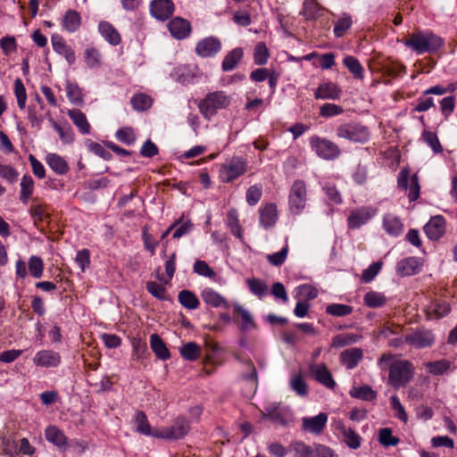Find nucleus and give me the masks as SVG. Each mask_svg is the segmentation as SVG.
<instances>
[{
    "instance_id": "obj_48",
    "label": "nucleus",
    "mask_w": 457,
    "mask_h": 457,
    "mask_svg": "<svg viewBox=\"0 0 457 457\" xmlns=\"http://www.w3.org/2000/svg\"><path fill=\"white\" fill-rule=\"evenodd\" d=\"M137 431L145 436H154V430L152 431L151 426L147 420L145 413L142 411H137L136 414Z\"/></svg>"
},
{
    "instance_id": "obj_31",
    "label": "nucleus",
    "mask_w": 457,
    "mask_h": 457,
    "mask_svg": "<svg viewBox=\"0 0 457 457\" xmlns=\"http://www.w3.org/2000/svg\"><path fill=\"white\" fill-rule=\"evenodd\" d=\"M383 228L388 235L397 237L402 234L403 225L398 217L387 213L383 218Z\"/></svg>"
},
{
    "instance_id": "obj_61",
    "label": "nucleus",
    "mask_w": 457,
    "mask_h": 457,
    "mask_svg": "<svg viewBox=\"0 0 457 457\" xmlns=\"http://www.w3.org/2000/svg\"><path fill=\"white\" fill-rule=\"evenodd\" d=\"M391 408L395 411V416L400 420L406 423L408 421V415L405 411L404 407L400 403L399 398L396 395L390 397Z\"/></svg>"
},
{
    "instance_id": "obj_49",
    "label": "nucleus",
    "mask_w": 457,
    "mask_h": 457,
    "mask_svg": "<svg viewBox=\"0 0 457 457\" xmlns=\"http://www.w3.org/2000/svg\"><path fill=\"white\" fill-rule=\"evenodd\" d=\"M290 386L291 389L299 396L303 397L308 394V386L301 373L292 377L290 380Z\"/></svg>"
},
{
    "instance_id": "obj_64",
    "label": "nucleus",
    "mask_w": 457,
    "mask_h": 457,
    "mask_svg": "<svg viewBox=\"0 0 457 457\" xmlns=\"http://www.w3.org/2000/svg\"><path fill=\"white\" fill-rule=\"evenodd\" d=\"M424 141L432 148L434 153L439 154L443 151V147L436 133L424 131L422 134Z\"/></svg>"
},
{
    "instance_id": "obj_47",
    "label": "nucleus",
    "mask_w": 457,
    "mask_h": 457,
    "mask_svg": "<svg viewBox=\"0 0 457 457\" xmlns=\"http://www.w3.org/2000/svg\"><path fill=\"white\" fill-rule=\"evenodd\" d=\"M146 290L150 295L161 301H168L170 297L167 294L166 288L162 284L155 281H148L145 285Z\"/></svg>"
},
{
    "instance_id": "obj_5",
    "label": "nucleus",
    "mask_w": 457,
    "mask_h": 457,
    "mask_svg": "<svg viewBox=\"0 0 457 457\" xmlns=\"http://www.w3.org/2000/svg\"><path fill=\"white\" fill-rule=\"evenodd\" d=\"M310 145L316 154L324 160H335L341 154L336 143L319 136H312L310 138Z\"/></svg>"
},
{
    "instance_id": "obj_11",
    "label": "nucleus",
    "mask_w": 457,
    "mask_h": 457,
    "mask_svg": "<svg viewBox=\"0 0 457 457\" xmlns=\"http://www.w3.org/2000/svg\"><path fill=\"white\" fill-rule=\"evenodd\" d=\"M397 184L399 188L403 190L409 189L408 198L411 202L419 198L420 187L416 174L410 178L409 171L407 170H402L398 174Z\"/></svg>"
},
{
    "instance_id": "obj_28",
    "label": "nucleus",
    "mask_w": 457,
    "mask_h": 457,
    "mask_svg": "<svg viewBox=\"0 0 457 457\" xmlns=\"http://www.w3.org/2000/svg\"><path fill=\"white\" fill-rule=\"evenodd\" d=\"M67 114L81 134L87 135L90 133L91 126L84 112L79 109H71L67 112Z\"/></svg>"
},
{
    "instance_id": "obj_55",
    "label": "nucleus",
    "mask_w": 457,
    "mask_h": 457,
    "mask_svg": "<svg viewBox=\"0 0 457 457\" xmlns=\"http://www.w3.org/2000/svg\"><path fill=\"white\" fill-rule=\"evenodd\" d=\"M361 337L357 334H342L333 338L332 345L334 347H343L351 344L357 343Z\"/></svg>"
},
{
    "instance_id": "obj_35",
    "label": "nucleus",
    "mask_w": 457,
    "mask_h": 457,
    "mask_svg": "<svg viewBox=\"0 0 457 457\" xmlns=\"http://www.w3.org/2000/svg\"><path fill=\"white\" fill-rule=\"evenodd\" d=\"M150 345L153 352L159 359L165 361L170 357V352L164 342L157 334L151 335Z\"/></svg>"
},
{
    "instance_id": "obj_24",
    "label": "nucleus",
    "mask_w": 457,
    "mask_h": 457,
    "mask_svg": "<svg viewBox=\"0 0 457 457\" xmlns=\"http://www.w3.org/2000/svg\"><path fill=\"white\" fill-rule=\"evenodd\" d=\"M363 357V352L361 348L353 347L343 351L340 353V361L347 369L355 368Z\"/></svg>"
},
{
    "instance_id": "obj_21",
    "label": "nucleus",
    "mask_w": 457,
    "mask_h": 457,
    "mask_svg": "<svg viewBox=\"0 0 457 457\" xmlns=\"http://www.w3.org/2000/svg\"><path fill=\"white\" fill-rule=\"evenodd\" d=\"M168 28L170 34L178 39L187 37L191 31V25L189 21L180 17L172 19L169 22Z\"/></svg>"
},
{
    "instance_id": "obj_14",
    "label": "nucleus",
    "mask_w": 457,
    "mask_h": 457,
    "mask_svg": "<svg viewBox=\"0 0 457 457\" xmlns=\"http://www.w3.org/2000/svg\"><path fill=\"white\" fill-rule=\"evenodd\" d=\"M221 49V42L214 37H205L200 40L195 46L196 54L201 57H212Z\"/></svg>"
},
{
    "instance_id": "obj_38",
    "label": "nucleus",
    "mask_w": 457,
    "mask_h": 457,
    "mask_svg": "<svg viewBox=\"0 0 457 457\" xmlns=\"http://www.w3.org/2000/svg\"><path fill=\"white\" fill-rule=\"evenodd\" d=\"M363 301L365 305L370 308H379L386 304V296L380 292L369 291L364 295Z\"/></svg>"
},
{
    "instance_id": "obj_50",
    "label": "nucleus",
    "mask_w": 457,
    "mask_h": 457,
    "mask_svg": "<svg viewBox=\"0 0 457 457\" xmlns=\"http://www.w3.org/2000/svg\"><path fill=\"white\" fill-rule=\"evenodd\" d=\"M246 283L251 293L259 298H262L268 294V287L264 281L253 278L247 279Z\"/></svg>"
},
{
    "instance_id": "obj_22",
    "label": "nucleus",
    "mask_w": 457,
    "mask_h": 457,
    "mask_svg": "<svg viewBox=\"0 0 457 457\" xmlns=\"http://www.w3.org/2000/svg\"><path fill=\"white\" fill-rule=\"evenodd\" d=\"M311 371L314 375L315 379L329 389L336 386L331 372L325 364L312 365Z\"/></svg>"
},
{
    "instance_id": "obj_19",
    "label": "nucleus",
    "mask_w": 457,
    "mask_h": 457,
    "mask_svg": "<svg viewBox=\"0 0 457 457\" xmlns=\"http://www.w3.org/2000/svg\"><path fill=\"white\" fill-rule=\"evenodd\" d=\"M341 95V88L331 81L320 84L314 92L315 99L337 100Z\"/></svg>"
},
{
    "instance_id": "obj_6",
    "label": "nucleus",
    "mask_w": 457,
    "mask_h": 457,
    "mask_svg": "<svg viewBox=\"0 0 457 457\" xmlns=\"http://www.w3.org/2000/svg\"><path fill=\"white\" fill-rule=\"evenodd\" d=\"M28 270L33 278H40L44 272L43 259L37 255L30 256L28 262V270L27 263L23 260L19 259L15 263L16 277L21 279L26 278L28 276Z\"/></svg>"
},
{
    "instance_id": "obj_30",
    "label": "nucleus",
    "mask_w": 457,
    "mask_h": 457,
    "mask_svg": "<svg viewBox=\"0 0 457 457\" xmlns=\"http://www.w3.org/2000/svg\"><path fill=\"white\" fill-rule=\"evenodd\" d=\"M45 435L46 440L56 445L58 448L62 450H65L67 448V437L57 427L50 426L46 428Z\"/></svg>"
},
{
    "instance_id": "obj_39",
    "label": "nucleus",
    "mask_w": 457,
    "mask_h": 457,
    "mask_svg": "<svg viewBox=\"0 0 457 457\" xmlns=\"http://www.w3.org/2000/svg\"><path fill=\"white\" fill-rule=\"evenodd\" d=\"M345 66L353 74L354 79H363L364 69L357 58L352 55H348L344 58L343 61Z\"/></svg>"
},
{
    "instance_id": "obj_20",
    "label": "nucleus",
    "mask_w": 457,
    "mask_h": 457,
    "mask_svg": "<svg viewBox=\"0 0 457 457\" xmlns=\"http://www.w3.org/2000/svg\"><path fill=\"white\" fill-rule=\"evenodd\" d=\"M328 421V415L324 412H320L315 417H304L302 420L303 429L313 433L320 434L322 432Z\"/></svg>"
},
{
    "instance_id": "obj_17",
    "label": "nucleus",
    "mask_w": 457,
    "mask_h": 457,
    "mask_svg": "<svg viewBox=\"0 0 457 457\" xmlns=\"http://www.w3.org/2000/svg\"><path fill=\"white\" fill-rule=\"evenodd\" d=\"M451 312L450 304L443 300H433L425 308L428 320H439Z\"/></svg>"
},
{
    "instance_id": "obj_15",
    "label": "nucleus",
    "mask_w": 457,
    "mask_h": 457,
    "mask_svg": "<svg viewBox=\"0 0 457 457\" xmlns=\"http://www.w3.org/2000/svg\"><path fill=\"white\" fill-rule=\"evenodd\" d=\"M152 15L160 21L168 20L174 12V4L171 0H154L150 4Z\"/></svg>"
},
{
    "instance_id": "obj_62",
    "label": "nucleus",
    "mask_w": 457,
    "mask_h": 457,
    "mask_svg": "<svg viewBox=\"0 0 457 457\" xmlns=\"http://www.w3.org/2000/svg\"><path fill=\"white\" fill-rule=\"evenodd\" d=\"M116 138L126 145H131L136 140L134 130L129 127H124L117 130Z\"/></svg>"
},
{
    "instance_id": "obj_13",
    "label": "nucleus",
    "mask_w": 457,
    "mask_h": 457,
    "mask_svg": "<svg viewBox=\"0 0 457 457\" xmlns=\"http://www.w3.org/2000/svg\"><path fill=\"white\" fill-rule=\"evenodd\" d=\"M445 219L442 215H436L424 226V231L429 239L436 241L445 233Z\"/></svg>"
},
{
    "instance_id": "obj_4",
    "label": "nucleus",
    "mask_w": 457,
    "mask_h": 457,
    "mask_svg": "<svg viewBox=\"0 0 457 457\" xmlns=\"http://www.w3.org/2000/svg\"><path fill=\"white\" fill-rule=\"evenodd\" d=\"M248 163L240 156H233L220 166L219 178L223 183H230L244 175Z\"/></svg>"
},
{
    "instance_id": "obj_59",
    "label": "nucleus",
    "mask_w": 457,
    "mask_h": 457,
    "mask_svg": "<svg viewBox=\"0 0 457 457\" xmlns=\"http://www.w3.org/2000/svg\"><path fill=\"white\" fill-rule=\"evenodd\" d=\"M102 55L95 47L87 48L85 51V60L88 67L98 68L101 65Z\"/></svg>"
},
{
    "instance_id": "obj_18",
    "label": "nucleus",
    "mask_w": 457,
    "mask_h": 457,
    "mask_svg": "<svg viewBox=\"0 0 457 457\" xmlns=\"http://www.w3.org/2000/svg\"><path fill=\"white\" fill-rule=\"evenodd\" d=\"M278 220V211L274 204H268L259 210L260 225L270 229L273 228Z\"/></svg>"
},
{
    "instance_id": "obj_36",
    "label": "nucleus",
    "mask_w": 457,
    "mask_h": 457,
    "mask_svg": "<svg viewBox=\"0 0 457 457\" xmlns=\"http://www.w3.org/2000/svg\"><path fill=\"white\" fill-rule=\"evenodd\" d=\"M227 226L229 228L230 232L237 237L238 239L243 241V230L242 227L239 223L238 213L236 209H231L228 211L227 214Z\"/></svg>"
},
{
    "instance_id": "obj_32",
    "label": "nucleus",
    "mask_w": 457,
    "mask_h": 457,
    "mask_svg": "<svg viewBox=\"0 0 457 457\" xmlns=\"http://www.w3.org/2000/svg\"><path fill=\"white\" fill-rule=\"evenodd\" d=\"M47 165L57 174L64 175L69 170L68 162L57 154H48L46 157Z\"/></svg>"
},
{
    "instance_id": "obj_25",
    "label": "nucleus",
    "mask_w": 457,
    "mask_h": 457,
    "mask_svg": "<svg viewBox=\"0 0 457 457\" xmlns=\"http://www.w3.org/2000/svg\"><path fill=\"white\" fill-rule=\"evenodd\" d=\"M420 271L419 261L415 257H408L401 260L396 264V272L401 277L412 276Z\"/></svg>"
},
{
    "instance_id": "obj_45",
    "label": "nucleus",
    "mask_w": 457,
    "mask_h": 457,
    "mask_svg": "<svg viewBox=\"0 0 457 457\" xmlns=\"http://www.w3.org/2000/svg\"><path fill=\"white\" fill-rule=\"evenodd\" d=\"M320 9L314 0H304L301 14L307 21L316 20L320 16Z\"/></svg>"
},
{
    "instance_id": "obj_52",
    "label": "nucleus",
    "mask_w": 457,
    "mask_h": 457,
    "mask_svg": "<svg viewBox=\"0 0 457 457\" xmlns=\"http://www.w3.org/2000/svg\"><path fill=\"white\" fill-rule=\"evenodd\" d=\"M296 297L300 299V301H304L307 303L309 300L315 299L318 296V290L315 287L304 284L296 287Z\"/></svg>"
},
{
    "instance_id": "obj_57",
    "label": "nucleus",
    "mask_w": 457,
    "mask_h": 457,
    "mask_svg": "<svg viewBox=\"0 0 457 457\" xmlns=\"http://www.w3.org/2000/svg\"><path fill=\"white\" fill-rule=\"evenodd\" d=\"M14 94L19 108L21 110L24 109L26 106L27 94L23 82L20 78L14 80Z\"/></svg>"
},
{
    "instance_id": "obj_58",
    "label": "nucleus",
    "mask_w": 457,
    "mask_h": 457,
    "mask_svg": "<svg viewBox=\"0 0 457 457\" xmlns=\"http://www.w3.org/2000/svg\"><path fill=\"white\" fill-rule=\"evenodd\" d=\"M266 411V417L270 419V420L281 424L286 425L287 421L286 419L279 408L278 405L276 404H270L268 407L265 408Z\"/></svg>"
},
{
    "instance_id": "obj_27",
    "label": "nucleus",
    "mask_w": 457,
    "mask_h": 457,
    "mask_svg": "<svg viewBox=\"0 0 457 457\" xmlns=\"http://www.w3.org/2000/svg\"><path fill=\"white\" fill-rule=\"evenodd\" d=\"M233 312H234L235 319H237V318L241 319L240 329L242 331H248V330L256 328V324L253 319L252 314L250 313L249 311L245 309L243 306H241L240 304H237V303L235 304Z\"/></svg>"
},
{
    "instance_id": "obj_26",
    "label": "nucleus",
    "mask_w": 457,
    "mask_h": 457,
    "mask_svg": "<svg viewBox=\"0 0 457 457\" xmlns=\"http://www.w3.org/2000/svg\"><path fill=\"white\" fill-rule=\"evenodd\" d=\"M201 296L204 302L212 307H223L225 309L229 308V304L226 299L212 288H204L202 291Z\"/></svg>"
},
{
    "instance_id": "obj_33",
    "label": "nucleus",
    "mask_w": 457,
    "mask_h": 457,
    "mask_svg": "<svg viewBox=\"0 0 457 457\" xmlns=\"http://www.w3.org/2000/svg\"><path fill=\"white\" fill-rule=\"evenodd\" d=\"M244 52L241 47H237L232 51L228 52L221 63V68L223 71H233L238 62L243 58Z\"/></svg>"
},
{
    "instance_id": "obj_29",
    "label": "nucleus",
    "mask_w": 457,
    "mask_h": 457,
    "mask_svg": "<svg viewBox=\"0 0 457 457\" xmlns=\"http://www.w3.org/2000/svg\"><path fill=\"white\" fill-rule=\"evenodd\" d=\"M98 29L102 37L112 46H118L121 42L120 34L108 21H101Z\"/></svg>"
},
{
    "instance_id": "obj_34",
    "label": "nucleus",
    "mask_w": 457,
    "mask_h": 457,
    "mask_svg": "<svg viewBox=\"0 0 457 457\" xmlns=\"http://www.w3.org/2000/svg\"><path fill=\"white\" fill-rule=\"evenodd\" d=\"M52 44L54 50L59 54L63 55L70 64L75 62L76 57L73 50L65 44L62 37H53Z\"/></svg>"
},
{
    "instance_id": "obj_23",
    "label": "nucleus",
    "mask_w": 457,
    "mask_h": 457,
    "mask_svg": "<svg viewBox=\"0 0 457 457\" xmlns=\"http://www.w3.org/2000/svg\"><path fill=\"white\" fill-rule=\"evenodd\" d=\"M336 428L342 434L344 442L352 449L361 446V436L351 428H347L342 421L336 423Z\"/></svg>"
},
{
    "instance_id": "obj_41",
    "label": "nucleus",
    "mask_w": 457,
    "mask_h": 457,
    "mask_svg": "<svg viewBox=\"0 0 457 457\" xmlns=\"http://www.w3.org/2000/svg\"><path fill=\"white\" fill-rule=\"evenodd\" d=\"M179 353L185 360L193 361L200 357L201 346L195 342H188L180 347Z\"/></svg>"
},
{
    "instance_id": "obj_56",
    "label": "nucleus",
    "mask_w": 457,
    "mask_h": 457,
    "mask_svg": "<svg viewBox=\"0 0 457 457\" xmlns=\"http://www.w3.org/2000/svg\"><path fill=\"white\" fill-rule=\"evenodd\" d=\"M175 260H176V253H173L170 255V257L169 258V260H167L165 262V270H166L167 278H164V276L161 275V274L157 275V279L159 281H161L162 284H169V282L173 278V275L176 270Z\"/></svg>"
},
{
    "instance_id": "obj_51",
    "label": "nucleus",
    "mask_w": 457,
    "mask_h": 457,
    "mask_svg": "<svg viewBox=\"0 0 457 457\" xmlns=\"http://www.w3.org/2000/svg\"><path fill=\"white\" fill-rule=\"evenodd\" d=\"M133 108L137 112H143L152 106V98L145 94H137L130 101Z\"/></svg>"
},
{
    "instance_id": "obj_42",
    "label": "nucleus",
    "mask_w": 457,
    "mask_h": 457,
    "mask_svg": "<svg viewBox=\"0 0 457 457\" xmlns=\"http://www.w3.org/2000/svg\"><path fill=\"white\" fill-rule=\"evenodd\" d=\"M349 394L352 397L363 401H373L377 398V392L368 385L353 387Z\"/></svg>"
},
{
    "instance_id": "obj_1",
    "label": "nucleus",
    "mask_w": 457,
    "mask_h": 457,
    "mask_svg": "<svg viewBox=\"0 0 457 457\" xmlns=\"http://www.w3.org/2000/svg\"><path fill=\"white\" fill-rule=\"evenodd\" d=\"M444 45V40L438 36L427 31L412 33L405 41V46L419 54L435 53Z\"/></svg>"
},
{
    "instance_id": "obj_54",
    "label": "nucleus",
    "mask_w": 457,
    "mask_h": 457,
    "mask_svg": "<svg viewBox=\"0 0 457 457\" xmlns=\"http://www.w3.org/2000/svg\"><path fill=\"white\" fill-rule=\"evenodd\" d=\"M378 442L385 447L395 446L399 444L400 439L393 436L392 429L384 428L379 430Z\"/></svg>"
},
{
    "instance_id": "obj_46",
    "label": "nucleus",
    "mask_w": 457,
    "mask_h": 457,
    "mask_svg": "<svg viewBox=\"0 0 457 457\" xmlns=\"http://www.w3.org/2000/svg\"><path fill=\"white\" fill-rule=\"evenodd\" d=\"M353 21L349 14H343L334 25L333 32L337 37H343L347 30L352 27Z\"/></svg>"
},
{
    "instance_id": "obj_16",
    "label": "nucleus",
    "mask_w": 457,
    "mask_h": 457,
    "mask_svg": "<svg viewBox=\"0 0 457 457\" xmlns=\"http://www.w3.org/2000/svg\"><path fill=\"white\" fill-rule=\"evenodd\" d=\"M33 361L37 366L55 368L61 363V356L53 350H41L35 354Z\"/></svg>"
},
{
    "instance_id": "obj_44",
    "label": "nucleus",
    "mask_w": 457,
    "mask_h": 457,
    "mask_svg": "<svg viewBox=\"0 0 457 457\" xmlns=\"http://www.w3.org/2000/svg\"><path fill=\"white\" fill-rule=\"evenodd\" d=\"M62 25L69 32L76 31L80 25V16L78 12L69 10L62 21Z\"/></svg>"
},
{
    "instance_id": "obj_2",
    "label": "nucleus",
    "mask_w": 457,
    "mask_h": 457,
    "mask_svg": "<svg viewBox=\"0 0 457 457\" xmlns=\"http://www.w3.org/2000/svg\"><path fill=\"white\" fill-rule=\"evenodd\" d=\"M415 368L407 360H395L389 367L388 382L395 389L404 387L414 377Z\"/></svg>"
},
{
    "instance_id": "obj_10",
    "label": "nucleus",
    "mask_w": 457,
    "mask_h": 457,
    "mask_svg": "<svg viewBox=\"0 0 457 457\" xmlns=\"http://www.w3.org/2000/svg\"><path fill=\"white\" fill-rule=\"evenodd\" d=\"M435 339L433 331L425 328H417L404 337L407 345L418 349L432 346Z\"/></svg>"
},
{
    "instance_id": "obj_37",
    "label": "nucleus",
    "mask_w": 457,
    "mask_h": 457,
    "mask_svg": "<svg viewBox=\"0 0 457 457\" xmlns=\"http://www.w3.org/2000/svg\"><path fill=\"white\" fill-rule=\"evenodd\" d=\"M179 303L188 310H195L199 307L200 302L197 296L189 290H181L178 295Z\"/></svg>"
},
{
    "instance_id": "obj_63",
    "label": "nucleus",
    "mask_w": 457,
    "mask_h": 457,
    "mask_svg": "<svg viewBox=\"0 0 457 457\" xmlns=\"http://www.w3.org/2000/svg\"><path fill=\"white\" fill-rule=\"evenodd\" d=\"M382 268L381 262H373L369 268L364 270L361 274V280L365 283L371 282L379 273Z\"/></svg>"
},
{
    "instance_id": "obj_8",
    "label": "nucleus",
    "mask_w": 457,
    "mask_h": 457,
    "mask_svg": "<svg viewBox=\"0 0 457 457\" xmlns=\"http://www.w3.org/2000/svg\"><path fill=\"white\" fill-rule=\"evenodd\" d=\"M189 429V421L183 417H179L174 420L171 427L154 430V437L162 439H179L184 437Z\"/></svg>"
},
{
    "instance_id": "obj_60",
    "label": "nucleus",
    "mask_w": 457,
    "mask_h": 457,
    "mask_svg": "<svg viewBox=\"0 0 457 457\" xmlns=\"http://www.w3.org/2000/svg\"><path fill=\"white\" fill-rule=\"evenodd\" d=\"M269 58V51L265 44L262 42L255 46L253 53L254 63L257 65H263L267 62Z\"/></svg>"
},
{
    "instance_id": "obj_9",
    "label": "nucleus",
    "mask_w": 457,
    "mask_h": 457,
    "mask_svg": "<svg viewBox=\"0 0 457 457\" xmlns=\"http://www.w3.org/2000/svg\"><path fill=\"white\" fill-rule=\"evenodd\" d=\"M307 191L303 180H296L291 187L289 194V208L291 212L299 214L305 207Z\"/></svg>"
},
{
    "instance_id": "obj_3",
    "label": "nucleus",
    "mask_w": 457,
    "mask_h": 457,
    "mask_svg": "<svg viewBox=\"0 0 457 457\" xmlns=\"http://www.w3.org/2000/svg\"><path fill=\"white\" fill-rule=\"evenodd\" d=\"M230 104V98L223 91H215L209 93L198 104L199 112L205 119L210 120L216 114L218 110L228 107Z\"/></svg>"
},
{
    "instance_id": "obj_43",
    "label": "nucleus",
    "mask_w": 457,
    "mask_h": 457,
    "mask_svg": "<svg viewBox=\"0 0 457 457\" xmlns=\"http://www.w3.org/2000/svg\"><path fill=\"white\" fill-rule=\"evenodd\" d=\"M34 180L31 176L24 175L21 181L20 199L23 204H27L33 194Z\"/></svg>"
},
{
    "instance_id": "obj_7",
    "label": "nucleus",
    "mask_w": 457,
    "mask_h": 457,
    "mask_svg": "<svg viewBox=\"0 0 457 457\" xmlns=\"http://www.w3.org/2000/svg\"><path fill=\"white\" fill-rule=\"evenodd\" d=\"M337 136L361 144H364L370 139L368 129L360 124H342L337 129Z\"/></svg>"
},
{
    "instance_id": "obj_12",
    "label": "nucleus",
    "mask_w": 457,
    "mask_h": 457,
    "mask_svg": "<svg viewBox=\"0 0 457 457\" xmlns=\"http://www.w3.org/2000/svg\"><path fill=\"white\" fill-rule=\"evenodd\" d=\"M377 209L371 206H362L351 212L348 217V226L350 228H359L366 224L375 214Z\"/></svg>"
},
{
    "instance_id": "obj_53",
    "label": "nucleus",
    "mask_w": 457,
    "mask_h": 457,
    "mask_svg": "<svg viewBox=\"0 0 457 457\" xmlns=\"http://www.w3.org/2000/svg\"><path fill=\"white\" fill-rule=\"evenodd\" d=\"M353 308L343 303H331L326 307V312L335 317H345L350 315Z\"/></svg>"
},
{
    "instance_id": "obj_40",
    "label": "nucleus",
    "mask_w": 457,
    "mask_h": 457,
    "mask_svg": "<svg viewBox=\"0 0 457 457\" xmlns=\"http://www.w3.org/2000/svg\"><path fill=\"white\" fill-rule=\"evenodd\" d=\"M425 366L430 374L438 376L451 370L453 363L446 359H442L435 361H428Z\"/></svg>"
}]
</instances>
